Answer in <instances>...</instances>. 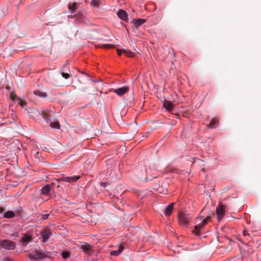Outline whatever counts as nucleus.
<instances>
[{
	"label": "nucleus",
	"mask_w": 261,
	"mask_h": 261,
	"mask_svg": "<svg viewBox=\"0 0 261 261\" xmlns=\"http://www.w3.org/2000/svg\"><path fill=\"white\" fill-rule=\"evenodd\" d=\"M123 53L129 57H133L135 55V54L129 49H123Z\"/></svg>",
	"instance_id": "nucleus-23"
},
{
	"label": "nucleus",
	"mask_w": 261,
	"mask_h": 261,
	"mask_svg": "<svg viewBox=\"0 0 261 261\" xmlns=\"http://www.w3.org/2000/svg\"><path fill=\"white\" fill-rule=\"evenodd\" d=\"M3 260L4 261H12L10 258H8V257H5L4 259H3Z\"/></svg>",
	"instance_id": "nucleus-35"
},
{
	"label": "nucleus",
	"mask_w": 261,
	"mask_h": 261,
	"mask_svg": "<svg viewBox=\"0 0 261 261\" xmlns=\"http://www.w3.org/2000/svg\"><path fill=\"white\" fill-rule=\"evenodd\" d=\"M91 4L94 7H96L98 5V2L97 0H92Z\"/></svg>",
	"instance_id": "nucleus-30"
},
{
	"label": "nucleus",
	"mask_w": 261,
	"mask_h": 261,
	"mask_svg": "<svg viewBox=\"0 0 261 261\" xmlns=\"http://www.w3.org/2000/svg\"><path fill=\"white\" fill-rule=\"evenodd\" d=\"M17 100L19 101L18 103L22 107H24L26 105V102L24 100H22L20 98H17Z\"/></svg>",
	"instance_id": "nucleus-27"
},
{
	"label": "nucleus",
	"mask_w": 261,
	"mask_h": 261,
	"mask_svg": "<svg viewBox=\"0 0 261 261\" xmlns=\"http://www.w3.org/2000/svg\"><path fill=\"white\" fill-rule=\"evenodd\" d=\"M61 75L62 77L65 78V79H68L70 77V74L67 73H64L63 72H62Z\"/></svg>",
	"instance_id": "nucleus-28"
},
{
	"label": "nucleus",
	"mask_w": 261,
	"mask_h": 261,
	"mask_svg": "<svg viewBox=\"0 0 261 261\" xmlns=\"http://www.w3.org/2000/svg\"><path fill=\"white\" fill-rule=\"evenodd\" d=\"M173 205L174 203H172L166 207L164 211V214L165 215L168 216L171 214L173 210Z\"/></svg>",
	"instance_id": "nucleus-14"
},
{
	"label": "nucleus",
	"mask_w": 261,
	"mask_h": 261,
	"mask_svg": "<svg viewBox=\"0 0 261 261\" xmlns=\"http://www.w3.org/2000/svg\"><path fill=\"white\" fill-rule=\"evenodd\" d=\"M117 14L118 16L123 21H127V14L125 11L123 10H119Z\"/></svg>",
	"instance_id": "nucleus-11"
},
{
	"label": "nucleus",
	"mask_w": 261,
	"mask_h": 261,
	"mask_svg": "<svg viewBox=\"0 0 261 261\" xmlns=\"http://www.w3.org/2000/svg\"><path fill=\"white\" fill-rule=\"evenodd\" d=\"M148 165V162H144L137 166L134 170L135 174L141 180L147 181L151 179V176L149 177L148 176L149 171L147 168Z\"/></svg>",
	"instance_id": "nucleus-1"
},
{
	"label": "nucleus",
	"mask_w": 261,
	"mask_h": 261,
	"mask_svg": "<svg viewBox=\"0 0 261 261\" xmlns=\"http://www.w3.org/2000/svg\"><path fill=\"white\" fill-rule=\"evenodd\" d=\"M97 46L100 48H114L115 45L109 44H98L97 45Z\"/></svg>",
	"instance_id": "nucleus-24"
},
{
	"label": "nucleus",
	"mask_w": 261,
	"mask_h": 261,
	"mask_svg": "<svg viewBox=\"0 0 261 261\" xmlns=\"http://www.w3.org/2000/svg\"><path fill=\"white\" fill-rule=\"evenodd\" d=\"M70 255V252L69 251H64L62 253V256L63 258L66 259Z\"/></svg>",
	"instance_id": "nucleus-25"
},
{
	"label": "nucleus",
	"mask_w": 261,
	"mask_h": 261,
	"mask_svg": "<svg viewBox=\"0 0 261 261\" xmlns=\"http://www.w3.org/2000/svg\"><path fill=\"white\" fill-rule=\"evenodd\" d=\"M50 126L53 128H60V125L58 121L51 122L50 123Z\"/></svg>",
	"instance_id": "nucleus-22"
},
{
	"label": "nucleus",
	"mask_w": 261,
	"mask_h": 261,
	"mask_svg": "<svg viewBox=\"0 0 261 261\" xmlns=\"http://www.w3.org/2000/svg\"><path fill=\"white\" fill-rule=\"evenodd\" d=\"M164 107L168 111H171L173 107V104L169 101L165 100L163 102Z\"/></svg>",
	"instance_id": "nucleus-16"
},
{
	"label": "nucleus",
	"mask_w": 261,
	"mask_h": 261,
	"mask_svg": "<svg viewBox=\"0 0 261 261\" xmlns=\"http://www.w3.org/2000/svg\"><path fill=\"white\" fill-rule=\"evenodd\" d=\"M80 178L79 176H74L71 177H63L57 179L58 182L60 181H65L68 182H72L76 181L77 179Z\"/></svg>",
	"instance_id": "nucleus-7"
},
{
	"label": "nucleus",
	"mask_w": 261,
	"mask_h": 261,
	"mask_svg": "<svg viewBox=\"0 0 261 261\" xmlns=\"http://www.w3.org/2000/svg\"><path fill=\"white\" fill-rule=\"evenodd\" d=\"M146 22V20L144 19H134L132 21V23H133L136 28H138L140 27L141 24H143L144 22Z\"/></svg>",
	"instance_id": "nucleus-12"
},
{
	"label": "nucleus",
	"mask_w": 261,
	"mask_h": 261,
	"mask_svg": "<svg viewBox=\"0 0 261 261\" xmlns=\"http://www.w3.org/2000/svg\"><path fill=\"white\" fill-rule=\"evenodd\" d=\"M247 232V230H244L243 231V234L244 236H247V235H249V234H248Z\"/></svg>",
	"instance_id": "nucleus-37"
},
{
	"label": "nucleus",
	"mask_w": 261,
	"mask_h": 261,
	"mask_svg": "<svg viewBox=\"0 0 261 261\" xmlns=\"http://www.w3.org/2000/svg\"><path fill=\"white\" fill-rule=\"evenodd\" d=\"M41 116L46 122H48L53 119L54 113L51 111H42Z\"/></svg>",
	"instance_id": "nucleus-6"
},
{
	"label": "nucleus",
	"mask_w": 261,
	"mask_h": 261,
	"mask_svg": "<svg viewBox=\"0 0 261 261\" xmlns=\"http://www.w3.org/2000/svg\"><path fill=\"white\" fill-rule=\"evenodd\" d=\"M4 216L7 218H11L15 216V213L13 211H8L4 214Z\"/></svg>",
	"instance_id": "nucleus-21"
},
{
	"label": "nucleus",
	"mask_w": 261,
	"mask_h": 261,
	"mask_svg": "<svg viewBox=\"0 0 261 261\" xmlns=\"http://www.w3.org/2000/svg\"><path fill=\"white\" fill-rule=\"evenodd\" d=\"M191 217L189 214L179 213L178 214L179 222L181 225H185L189 223Z\"/></svg>",
	"instance_id": "nucleus-5"
},
{
	"label": "nucleus",
	"mask_w": 261,
	"mask_h": 261,
	"mask_svg": "<svg viewBox=\"0 0 261 261\" xmlns=\"http://www.w3.org/2000/svg\"><path fill=\"white\" fill-rule=\"evenodd\" d=\"M198 162V163H199V165H200V164H201V163H202L203 162V161H201V160H199V159H197V158H195V159H194V162Z\"/></svg>",
	"instance_id": "nucleus-33"
},
{
	"label": "nucleus",
	"mask_w": 261,
	"mask_h": 261,
	"mask_svg": "<svg viewBox=\"0 0 261 261\" xmlns=\"http://www.w3.org/2000/svg\"><path fill=\"white\" fill-rule=\"evenodd\" d=\"M123 246L122 245H120L118 250H113L111 252L110 254L112 255L117 256L123 251Z\"/></svg>",
	"instance_id": "nucleus-17"
},
{
	"label": "nucleus",
	"mask_w": 261,
	"mask_h": 261,
	"mask_svg": "<svg viewBox=\"0 0 261 261\" xmlns=\"http://www.w3.org/2000/svg\"><path fill=\"white\" fill-rule=\"evenodd\" d=\"M216 214L217 216V219L219 221H220L221 219L225 215V210L223 206L221 205L217 207L216 209Z\"/></svg>",
	"instance_id": "nucleus-9"
},
{
	"label": "nucleus",
	"mask_w": 261,
	"mask_h": 261,
	"mask_svg": "<svg viewBox=\"0 0 261 261\" xmlns=\"http://www.w3.org/2000/svg\"><path fill=\"white\" fill-rule=\"evenodd\" d=\"M51 185H46L41 189V194L42 195H48L50 191Z\"/></svg>",
	"instance_id": "nucleus-15"
},
{
	"label": "nucleus",
	"mask_w": 261,
	"mask_h": 261,
	"mask_svg": "<svg viewBox=\"0 0 261 261\" xmlns=\"http://www.w3.org/2000/svg\"><path fill=\"white\" fill-rule=\"evenodd\" d=\"M218 124V121L215 118L212 119L210 123L208 125V126L211 128H214L217 127Z\"/></svg>",
	"instance_id": "nucleus-18"
},
{
	"label": "nucleus",
	"mask_w": 261,
	"mask_h": 261,
	"mask_svg": "<svg viewBox=\"0 0 261 261\" xmlns=\"http://www.w3.org/2000/svg\"><path fill=\"white\" fill-rule=\"evenodd\" d=\"M106 185H107V183H103V186L104 187H105L106 186Z\"/></svg>",
	"instance_id": "nucleus-38"
},
{
	"label": "nucleus",
	"mask_w": 261,
	"mask_h": 261,
	"mask_svg": "<svg viewBox=\"0 0 261 261\" xmlns=\"http://www.w3.org/2000/svg\"><path fill=\"white\" fill-rule=\"evenodd\" d=\"M32 238L31 236L27 233H24L23 234L21 240L23 242L29 243L32 240Z\"/></svg>",
	"instance_id": "nucleus-19"
},
{
	"label": "nucleus",
	"mask_w": 261,
	"mask_h": 261,
	"mask_svg": "<svg viewBox=\"0 0 261 261\" xmlns=\"http://www.w3.org/2000/svg\"><path fill=\"white\" fill-rule=\"evenodd\" d=\"M215 216L214 214H212L211 215L207 216L205 219H204L202 222L198 225L195 226L194 232L196 235H199L200 231L204 228V227L210 222L212 217Z\"/></svg>",
	"instance_id": "nucleus-3"
},
{
	"label": "nucleus",
	"mask_w": 261,
	"mask_h": 261,
	"mask_svg": "<svg viewBox=\"0 0 261 261\" xmlns=\"http://www.w3.org/2000/svg\"><path fill=\"white\" fill-rule=\"evenodd\" d=\"M69 64V61L68 60H67L65 62V63L64 64V65L63 66V67H62V70H64V68L67 67L68 65Z\"/></svg>",
	"instance_id": "nucleus-31"
},
{
	"label": "nucleus",
	"mask_w": 261,
	"mask_h": 261,
	"mask_svg": "<svg viewBox=\"0 0 261 261\" xmlns=\"http://www.w3.org/2000/svg\"><path fill=\"white\" fill-rule=\"evenodd\" d=\"M40 234L42 238L43 242H46L48 240V239L51 235L52 233L49 229H46L40 232Z\"/></svg>",
	"instance_id": "nucleus-8"
},
{
	"label": "nucleus",
	"mask_w": 261,
	"mask_h": 261,
	"mask_svg": "<svg viewBox=\"0 0 261 261\" xmlns=\"http://www.w3.org/2000/svg\"><path fill=\"white\" fill-rule=\"evenodd\" d=\"M81 248L87 254H91L92 252L91 246L88 244L82 245Z\"/></svg>",
	"instance_id": "nucleus-13"
},
{
	"label": "nucleus",
	"mask_w": 261,
	"mask_h": 261,
	"mask_svg": "<svg viewBox=\"0 0 261 261\" xmlns=\"http://www.w3.org/2000/svg\"><path fill=\"white\" fill-rule=\"evenodd\" d=\"M35 95L38 96L42 98H45L46 97L47 94L45 92L41 91L39 90H36L34 92Z\"/></svg>",
	"instance_id": "nucleus-20"
},
{
	"label": "nucleus",
	"mask_w": 261,
	"mask_h": 261,
	"mask_svg": "<svg viewBox=\"0 0 261 261\" xmlns=\"http://www.w3.org/2000/svg\"><path fill=\"white\" fill-rule=\"evenodd\" d=\"M28 257L32 260L38 261L40 259L49 258L50 253L48 251H44L43 250L39 249H35L33 251L29 253Z\"/></svg>",
	"instance_id": "nucleus-2"
},
{
	"label": "nucleus",
	"mask_w": 261,
	"mask_h": 261,
	"mask_svg": "<svg viewBox=\"0 0 261 261\" xmlns=\"http://www.w3.org/2000/svg\"><path fill=\"white\" fill-rule=\"evenodd\" d=\"M76 8V3H73L72 5H69L68 7V9L70 11H71V13L73 12V11L75 10Z\"/></svg>",
	"instance_id": "nucleus-26"
},
{
	"label": "nucleus",
	"mask_w": 261,
	"mask_h": 261,
	"mask_svg": "<svg viewBox=\"0 0 261 261\" xmlns=\"http://www.w3.org/2000/svg\"><path fill=\"white\" fill-rule=\"evenodd\" d=\"M0 246L7 250H14L15 248V244L9 240H4L0 241Z\"/></svg>",
	"instance_id": "nucleus-4"
},
{
	"label": "nucleus",
	"mask_w": 261,
	"mask_h": 261,
	"mask_svg": "<svg viewBox=\"0 0 261 261\" xmlns=\"http://www.w3.org/2000/svg\"><path fill=\"white\" fill-rule=\"evenodd\" d=\"M5 208L4 207H0V214L4 212Z\"/></svg>",
	"instance_id": "nucleus-36"
},
{
	"label": "nucleus",
	"mask_w": 261,
	"mask_h": 261,
	"mask_svg": "<svg viewBox=\"0 0 261 261\" xmlns=\"http://www.w3.org/2000/svg\"><path fill=\"white\" fill-rule=\"evenodd\" d=\"M10 98L12 100H14L17 98V95L14 92H11L10 93Z\"/></svg>",
	"instance_id": "nucleus-29"
},
{
	"label": "nucleus",
	"mask_w": 261,
	"mask_h": 261,
	"mask_svg": "<svg viewBox=\"0 0 261 261\" xmlns=\"http://www.w3.org/2000/svg\"><path fill=\"white\" fill-rule=\"evenodd\" d=\"M115 93L119 96H122L128 91V87L124 86L118 89L112 90Z\"/></svg>",
	"instance_id": "nucleus-10"
},
{
	"label": "nucleus",
	"mask_w": 261,
	"mask_h": 261,
	"mask_svg": "<svg viewBox=\"0 0 261 261\" xmlns=\"http://www.w3.org/2000/svg\"><path fill=\"white\" fill-rule=\"evenodd\" d=\"M49 217V214H46L42 215V219L45 220L47 219Z\"/></svg>",
	"instance_id": "nucleus-32"
},
{
	"label": "nucleus",
	"mask_w": 261,
	"mask_h": 261,
	"mask_svg": "<svg viewBox=\"0 0 261 261\" xmlns=\"http://www.w3.org/2000/svg\"><path fill=\"white\" fill-rule=\"evenodd\" d=\"M116 50L118 56H120L121 55V53H123V50H121L120 49H117Z\"/></svg>",
	"instance_id": "nucleus-34"
},
{
	"label": "nucleus",
	"mask_w": 261,
	"mask_h": 261,
	"mask_svg": "<svg viewBox=\"0 0 261 261\" xmlns=\"http://www.w3.org/2000/svg\"><path fill=\"white\" fill-rule=\"evenodd\" d=\"M202 170L203 171H204V168H203Z\"/></svg>",
	"instance_id": "nucleus-40"
},
{
	"label": "nucleus",
	"mask_w": 261,
	"mask_h": 261,
	"mask_svg": "<svg viewBox=\"0 0 261 261\" xmlns=\"http://www.w3.org/2000/svg\"><path fill=\"white\" fill-rule=\"evenodd\" d=\"M99 81V80H94L93 82H98Z\"/></svg>",
	"instance_id": "nucleus-39"
}]
</instances>
